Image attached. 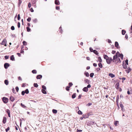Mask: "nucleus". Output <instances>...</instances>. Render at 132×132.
<instances>
[{
    "label": "nucleus",
    "mask_w": 132,
    "mask_h": 132,
    "mask_svg": "<svg viewBox=\"0 0 132 132\" xmlns=\"http://www.w3.org/2000/svg\"><path fill=\"white\" fill-rule=\"evenodd\" d=\"M6 43H7V40L5 38L4 39L2 42L1 43V44L2 45H4L5 46H6Z\"/></svg>",
    "instance_id": "obj_1"
},
{
    "label": "nucleus",
    "mask_w": 132,
    "mask_h": 132,
    "mask_svg": "<svg viewBox=\"0 0 132 132\" xmlns=\"http://www.w3.org/2000/svg\"><path fill=\"white\" fill-rule=\"evenodd\" d=\"M118 54H119V52H117L116 55H115L113 57V59H112V61L113 62H114L115 60H116L118 58L117 55Z\"/></svg>",
    "instance_id": "obj_2"
},
{
    "label": "nucleus",
    "mask_w": 132,
    "mask_h": 132,
    "mask_svg": "<svg viewBox=\"0 0 132 132\" xmlns=\"http://www.w3.org/2000/svg\"><path fill=\"white\" fill-rule=\"evenodd\" d=\"M2 100L6 104L8 102L9 99L5 97H4L2 98Z\"/></svg>",
    "instance_id": "obj_3"
},
{
    "label": "nucleus",
    "mask_w": 132,
    "mask_h": 132,
    "mask_svg": "<svg viewBox=\"0 0 132 132\" xmlns=\"http://www.w3.org/2000/svg\"><path fill=\"white\" fill-rule=\"evenodd\" d=\"M106 61L107 63L108 64H110L111 62L112 61V59L111 57H109L108 59L106 60Z\"/></svg>",
    "instance_id": "obj_4"
},
{
    "label": "nucleus",
    "mask_w": 132,
    "mask_h": 132,
    "mask_svg": "<svg viewBox=\"0 0 132 132\" xmlns=\"http://www.w3.org/2000/svg\"><path fill=\"white\" fill-rule=\"evenodd\" d=\"M114 62H115V63L116 64H117L118 63L121 62L120 59L119 58H117L115 61Z\"/></svg>",
    "instance_id": "obj_5"
},
{
    "label": "nucleus",
    "mask_w": 132,
    "mask_h": 132,
    "mask_svg": "<svg viewBox=\"0 0 132 132\" xmlns=\"http://www.w3.org/2000/svg\"><path fill=\"white\" fill-rule=\"evenodd\" d=\"M4 67L5 69H7L9 66L10 64L7 63H5L4 65Z\"/></svg>",
    "instance_id": "obj_6"
},
{
    "label": "nucleus",
    "mask_w": 132,
    "mask_h": 132,
    "mask_svg": "<svg viewBox=\"0 0 132 132\" xmlns=\"http://www.w3.org/2000/svg\"><path fill=\"white\" fill-rule=\"evenodd\" d=\"M115 46L117 48H120V47L119 45V44L117 42H115Z\"/></svg>",
    "instance_id": "obj_7"
},
{
    "label": "nucleus",
    "mask_w": 132,
    "mask_h": 132,
    "mask_svg": "<svg viewBox=\"0 0 132 132\" xmlns=\"http://www.w3.org/2000/svg\"><path fill=\"white\" fill-rule=\"evenodd\" d=\"M6 118L5 117H3L2 122L4 124H5L6 123Z\"/></svg>",
    "instance_id": "obj_8"
},
{
    "label": "nucleus",
    "mask_w": 132,
    "mask_h": 132,
    "mask_svg": "<svg viewBox=\"0 0 132 132\" xmlns=\"http://www.w3.org/2000/svg\"><path fill=\"white\" fill-rule=\"evenodd\" d=\"M131 69L129 67H128L126 70V71L127 73H128L131 71Z\"/></svg>",
    "instance_id": "obj_9"
},
{
    "label": "nucleus",
    "mask_w": 132,
    "mask_h": 132,
    "mask_svg": "<svg viewBox=\"0 0 132 132\" xmlns=\"http://www.w3.org/2000/svg\"><path fill=\"white\" fill-rule=\"evenodd\" d=\"M6 112L7 113L8 116L9 117H10V111L9 109H7L6 110Z\"/></svg>",
    "instance_id": "obj_10"
},
{
    "label": "nucleus",
    "mask_w": 132,
    "mask_h": 132,
    "mask_svg": "<svg viewBox=\"0 0 132 132\" xmlns=\"http://www.w3.org/2000/svg\"><path fill=\"white\" fill-rule=\"evenodd\" d=\"M55 3L57 5H59L60 4V2L58 0H55Z\"/></svg>",
    "instance_id": "obj_11"
},
{
    "label": "nucleus",
    "mask_w": 132,
    "mask_h": 132,
    "mask_svg": "<svg viewBox=\"0 0 132 132\" xmlns=\"http://www.w3.org/2000/svg\"><path fill=\"white\" fill-rule=\"evenodd\" d=\"M109 76H110L111 78H113L115 76L114 75L111 73H109Z\"/></svg>",
    "instance_id": "obj_12"
},
{
    "label": "nucleus",
    "mask_w": 132,
    "mask_h": 132,
    "mask_svg": "<svg viewBox=\"0 0 132 132\" xmlns=\"http://www.w3.org/2000/svg\"><path fill=\"white\" fill-rule=\"evenodd\" d=\"M10 100L11 102H13L14 100V98L13 96H11L10 98Z\"/></svg>",
    "instance_id": "obj_13"
},
{
    "label": "nucleus",
    "mask_w": 132,
    "mask_h": 132,
    "mask_svg": "<svg viewBox=\"0 0 132 132\" xmlns=\"http://www.w3.org/2000/svg\"><path fill=\"white\" fill-rule=\"evenodd\" d=\"M42 76L41 75H38L36 77V78L37 79H39L41 78H42Z\"/></svg>",
    "instance_id": "obj_14"
},
{
    "label": "nucleus",
    "mask_w": 132,
    "mask_h": 132,
    "mask_svg": "<svg viewBox=\"0 0 132 132\" xmlns=\"http://www.w3.org/2000/svg\"><path fill=\"white\" fill-rule=\"evenodd\" d=\"M88 89L87 87H85L83 89V90L85 92H87L88 91Z\"/></svg>",
    "instance_id": "obj_15"
},
{
    "label": "nucleus",
    "mask_w": 132,
    "mask_h": 132,
    "mask_svg": "<svg viewBox=\"0 0 132 132\" xmlns=\"http://www.w3.org/2000/svg\"><path fill=\"white\" fill-rule=\"evenodd\" d=\"M127 65H128V64H125L124 63H123V64H122V66L123 67V68L125 69H126L127 67Z\"/></svg>",
    "instance_id": "obj_16"
},
{
    "label": "nucleus",
    "mask_w": 132,
    "mask_h": 132,
    "mask_svg": "<svg viewBox=\"0 0 132 132\" xmlns=\"http://www.w3.org/2000/svg\"><path fill=\"white\" fill-rule=\"evenodd\" d=\"M10 60L12 61H14L15 59L13 55H12V56H10Z\"/></svg>",
    "instance_id": "obj_17"
},
{
    "label": "nucleus",
    "mask_w": 132,
    "mask_h": 132,
    "mask_svg": "<svg viewBox=\"0 0 132 132\" xmlns=\"http://www.w3.org/2000/svg\"><path fill=\"white\" fill-rule=\"evenodd\" d=\"M103 57H104V58L105 59H106V60L108 59L109 57H108V56L106 55H103Z\"/></svg>",
    "instance_id": "obj_18"
},
{
    "label": "nucleus",
    "mask_w": 132,
    "mask_h": 132,
    "mask_svg": "<svg viewBox=\"0 0 132 132\" xmlns=\"http://www.w3.org/2000/svg\"><path fill=\"white\" fill-rule=\"evenodd\" d=\"M21 107L23 108H26L27 106H25L22 103H21Z\"/></svg>",
    "instance_id": "obj_19"
},
{
    "label": "nucleus",
    "mask_w": 132,
    "mask_h": 132,
    "mask_svg": "<svg viewBox=\"0 0 132 132\" xmlns=\"http://www.w3.org/2000/svg\"><path fill=\"white\" fill-rule=\"evenodd\" d=\"M46 89H42V92L44 94H46V91L45 90Z\"/></svg>",
    "instance_id": "obj_20"
},
{
    "label": "nucleus",
    "mask_w": 132,
    "mask_h": 132,
    "mask_svg": "<svg viewBox=\"0 0 132 132\" xmlns=\"http://www.w3.org/2000/svg\"><path fill=\"white\" fill-rule=\"evenodd\" d=\"M93 52L94 53L97 55L98 54V52L95 50H94V51H93Z\"/></svg>",
    "instance_id": "obj_21"
},
{
    "label": "nucleus",
    "mask_w": 132,
    "mask_h": 132,
    "mask_svg": "<svg viewBox=\"0 0 132 132\" xmlns=\"http://www.w3.org/2000/svg\"><path fill=\"white\" fill-rule=\"evenodd\" d=\"M118 55H119V57H120L122 59H123V54H118Z\"/></svg>",
    "instance_id": "obj_22"
},
{
    "label": "nucleus",
    "mask_w": 132,
    "mask_h": 132,
    "mask_svg": "<svg viewBox=\"0 0 132 132\" xmlns=\"http://www.w3.org/2000/svg\"><path fill=\"white\" fill-rule=\"evenodd\" d=\"M98 66L101 68H102L103 67V66L102 64L101 63H99L98 64Z\"/></svg>",
    "instance_id": "obj_23"
},
{
    "label": "nucleus",
    "mask_w": 132,
    "mask_h": 132,
    "mask_svg": "<svg viewBox=\"0 0 132 132\" xmlns=\"http://www.w3.org/2000/svg\"><path fill=\"white\" fill-rule=\"evenodd\" d=\"M4 83L6 85H8L9 83L8 81L7 80H5L4 81Z\"/></svg>",
    "instance_id": "obj_24"
},
{
    "label": "nucleus",
    "mask_w": 132,
    "mask_h": 132,
    "mask_svg": "<svg viewBox=\"0 0 132 132\" xmlns=\"http://www.w3.org/2000/svg\"><path fill=\"white\" fill-rule=\"evenodd\" d=\"M76 93H74L73 95H72V98H75L76 97Z\"/></svg>",
    "instance_id": "obj_25"
},
{
    "label": "nucleus",
    "mask_w": 132,
    "mask_h": 132,
    "mask_svg": "<svg viewBox=\"0 0 132 132\" xmlns=\"http://www.w3.org/2000/svg\"><path fill=\"white\" fill-rule=\"evenodd\" d=\"M119 99V97L118 95L116 97V102L118 103V100Z\"/></svg>",
    "instance_id": "obj_26"
},
{
    "label": "nucleus",
    "mask_w": 132,
    "mask_h": 132,
    "mask_svg": "<svg viewBox=\"0 0 132 132\" xmlns=\"http://www.w3.org/2000/svg\"><path fill=\"white\" fill-rule=\"evenodd\" d=\"M52 112L54 113H56L57 112V111L56 110L53 109L52 110Z\"/></svg>",
    "instance_id": "obj_27"
},
{
    "label": "nucleus",
    "mask_w": 132,
    "mask_h": 132,
    "mask_svg": "<svg viewBox=\"0 0 132 132\" xmlns=\"http://www.w3.org/2000/svg\"><path fill=\"white\" fill-rule=\"evenodd\" d=\"M126 32V31L124 30H122V34L123 35H124Z\"/></svg>",
    "instance_id": "obj_28"
},
{
    "label": "nucleus",
    "mask_w": 132,
    "mask_h": 132,
    "mask_svg": "<svg viewBox=\"0 0 132 132\" xmlns=\"http://www.w3.org/2000/svg\"><path fill=\"white\" fill-rule=\"evenodd\" d=\"M85 83L87 84H89V80L88 79H86L85 80Z\"/></svg>",
    "instance_id": "obj_29"
},
{
    "label": "nucleus",
    "mask_w": 132,
    "mask_h": 132,
    "mask_svg": "<svg viewBox=\"0 0 132 132\" xmlns=\"http://www.w3.org/2000/svg\"><path fill=\"white\" fill-rule=\"evenodd\" d=\"M85 74L87 77H88L89 76V74L88 72H85Z\"/></svg>",
    "instance_id": "obj_30"
},
{
    "label": "nucleus",
    "mask_w": 132,
    "mask_h": 132,
    "mask_svg": "<svg viewBox=\"0 0 132 132\" xmlns=\"http://www.w3.org/2000/svg\"><path fill=\"white\" fill-rule=\"evenodd\" d=\"M34 87H37L38 86V85L36 83H34Z\"/></svg>",
    "instance_id": "obj_31"
},
{
    "label": "nucleus",
    "mask_w": 132,
    "mask_h": 132,
    "mask_svg": "<svg viewBox=\"0 0 132 132\" xmlns=\"http://www.w3.org/2000/svg\"><path fill=\"white\" fill-rule=\"evenodd\" d=\"M119 122L118 121H116L114 122V124L115 125V126H117V124Z\"/></svg>",
    "instance_id": "obj_32"
},
{
    "label": "nucleus",
    "mask_w": 132,
    "mask_h": 132,
    "mask_svg": "<svg viewBox=\"0 0 132 132\" xmlns=\"http://www.w3.org/2000/svg\"><path fill=\"white\" fill-rule=\"evenodd\" d=\"M32 72L33 73H37V71L35 70H34L32 71Z\"/></svg>",
    "instance_id": "obj_33"
},
{
    "label": "nucleus",
    "mask_w": 132,
    "mask_h": 132,
    "mask_svg": "<svg viewBox=\"0 0 132 132\" xmlns=\"http://www.w3.org/2000/svg\"><path fill=\"white\" fill-rule=\"evenodd\" d=\"M70 88V87L69 86H67L66 87V89L67 91H69V88Z\"/></svg>",
    "instance_id": "obj_34"
},
{
    "label": "nucleus",
    "mask_w": 132,
    "mask_h": 132,
    "mask_svg": "<svg viewBox=\"0 0 132 132\" xmlns=\"http://www.w3.org/2000/svg\"><path fill=\"white\" fill-rule=\"evenodd\" d=\"M24 91L25 93L27 94L28 93H29V90L28 89H26Z\"/></svg>",
    "instance_id": "obj_35"
},
{
    "label": "nucleus",
    "mask_w": 132,
    "mask_h": 132,
    "mask_svg": "<svg viewBox=\"0 0 132 132\" xmlns=\"http://www.w3.org/2000/svg\"><path fill=\"white\" fill-rule=\"evenodd\" d=\"M27 31L28 32H29L30 31V29L29 27H27Z\"/></svg>",
    "instance_id": "obj_36"
},
{
    "label": "nucleus",
    "mask_w": 132,
    "mask_h": 132,
    "mask_svg": "<svg viewBox=\"0 0 132 132\" xmlns=\"http://www.w3.org/2000/svg\"><path fill=\"white\" fill-rule=\"evenodd\" d=\"M33 22L35 23H36V22H37V20L36 19H34L33 20Z\"/></svg>",
    "instance_id": "obj_37"
},
{
    "label": "nucleus",
    "mask_w": 132,
    "mask_h": 132,
    "mask_svg": "<svg viewBox=\"0 0 132 132\" xmlns=\"http://www.w3.org/2000/svg\"><path fill=\"white\" fill-rule=\"evenodd\" d=\"M78 113L79 114H82V112L80 110H79L78 112Z\"/></svg>",
    "instance_id": "obj_38"
},
{
    "label": "nucleus",
    "mask_w": 132,
    "mask_h": 132,
    "mask_svg": "<svg viewBox=\"0 0 132 132\" xmlns=\"http://www.w3.org/2000/svg\"><path fill=\"white\" fill-rule=\"evenodd\" d=\"M116 85L117 86V87L116 88L117 89H118V88L119 87V83L118 82V83H117V84H116Z\"/></svg>",
    "instance_id": "obj_39"
},
{
    "label": "nucleus",
    "mask_w": 132,
    "mask_h": 132,
    "mask_svg": "<svg viewBox=\"0 0 132 132\" xmlns=\"http://www.w3.org/2000/svg\"><path fill=\"white\" fill-rule=\"evenodd\" d=\"M94 75V73H90V77H91L92 78L93 77V76Z\"/></svg>",
    "instance_id": "obj_40"
},
{
    "label": "nucleus",
    "mask_w": 132,
    "mask_h": 132,
    "mask_svg": "<svg viewBox=\"0 0 132 132\" xmlns=\"http://www.w3.org/2000/svg\"><path fill=\"white\" fill-rule=\"evenodd\" d=\"M73 85V84L72 83L70 82L69 83V86L70 87Z\"/></svg>",
    "instance_id": "obj_41"
},
{
    "label": "nucleus",
    "mask_w": 132,
    "mask_h": 132,
    "mask_svg": "<svg viewBox=\"0 0 132 132\" xmlns=\"http://www.w3.org/2000/svg\"><path fill=\"white\" fill-rule=\"evenodd\" d=\"M98 60L100 62H101L102 61V59L101 57H98Z\"/></svg>",
    "instance_id": "obj_42"
},
{
    "label": "nucleus",
    "mask_w": 132,
    "mask_h": 132,
    "mask_svg": "<svg viewBox=\"0 0 132 132\" xmlns=\"http://www.w3.org/2000/svg\"><path fill=\"white\" fill-rule=\"evenodd\" d=\"M18 20H20V14H19L18 15Z\"/></svg>",
    "instance_id": "obj_43"
},
{
    "label": "nucleus",
    "mask_w": 132,
    "mask_h": 132,
    "mask_svg": "<svg viewBox=\"0 0 132 132\" xmlns=\"http://www.w3.org/2000/svg\"><path fill=\"white\" fill-rule=\"evenodd\" d=\"M26 83H23L22 85V87H24L26 86Z\"/></svg>",
    "instance_id": "obj_44"
},
{
    "label": "nucleus",
    "mask_w": 132,
    "mask_h": 132,
    "mask_svg": "<svg viewBox=\"0 0 132 132\" xmlns=\"http://www.w3.org/2000/svg\"><path fill=\"white\" fill-rule=\"evenodd\" d=\"M11 29L12 30H14L15 29V28L13 26H12L11 27Z\"/></svg>",
    "instance_id": "obj_45"
},
{
    "label": "nucleus",
    "mask_w": 132,
    "mask_h": 132,
    "mask_svg": "<svg viewBox=\"0 0 132 132\" xmlns=\"http://www.w3.org/2000/svg\"><path fill=\"white\" fill-rule=\"evenodd\" d=\"M89 50L91 52H93V51H94L93 48L91 47H90Z\"/></svg>",
    "instance_id": "obj_46"
},
{
    "label": "nucleus",
    "mask_w": 132,
    "mask_h": 132,
    "mask_svg": "<svg viewBox=\"0 0 132 132\" xmlns=\"http://www.w3.org/2000/svg\"><path fill=\"white\" fill-rule=\"evenodd\" d=\"M10 129V128L9 127H8L7 128L5 129L6 131V132H7L8 131H9Z\"/></svg>",
    "instance_id": "obj_47"
},
{
    "label": "nucleus",
    "mask_w": 132,
    "mask_h": 132,
    "mask_svg": "<svg viewBox=\"0 0 132 132\" xmlns=\"http://www.w3.org/2000/svg\"><path fill=\"white\" fill-rule=\"evenodd\" d=\"M23 45H26L27 44L26 42L24 41L23 42Z\"/></svg>",
    "instance_id": "obj_48"
},
{
    "label": "nucleus",
    "mask_w": 132,
    "mask_h": 132,
    "mask_svg": "<svg viewBox=\"0 0 132 132\" xmlns=\"http://www.w3.org/2000/svg\"><path fill=\"white\" fill-rule=\"evenodd\" d=\"M31 20V18L30 17L28 18L27 19V21L28 22L30 21Z\"/></svg>",
    "instance_id": "obj_49"
},
{
    "label": "nucleus",
    "mask_w": 132,
    "mask_h": 132,
    "mask_svg": "<svg viewBox=\"0 0 132 132\" xmlns=\"http://www.w3.org/2000/svg\"><path fill=\"white\" fill-rule=\"evenodd\" d=\"M92 103H89L88 104H87V105L88 106H89L90 105H92Z\"/></svg>",
    "instance_id": "obj_50"
},
{
    "label": "nucleus",
    "mask_w": 132,
    "mask_h": 132,
    "mask_svg": "<svg viewBox=\"0 0 132 132\" xmlns=\"http://www.w3.org/2000/svg\"><path fill=\"white\" fill-rule=\"evenodd\" d=\"M42 88L43 89H46V87L44 85H43L42 86Z\"/></svg>",
    "instance_id": "obj_51"
},
{
    "label": "nucleus",
    "mask_w": 132,
    "mask_h": 132,
    "mask_svg": "<svg viewBox=\"0 0 132 132\" xmlns=\"http://www.w3.org/2000/svg\"><path fill=\"white\" fill-rule=\"evenodd\" d=\"M59 30H60V32L62 33V31H63L62 30V27H60V28H59Z\"/></svg>",
    "instance_id": "obj_52"
},
{
    "label": "nucleus",
    "mask_w": 132,
    "mask_h": 132,
    "mask_svg": "<svg viewBox=\"0 0 132 132\" xmlns=\"http://www.w3.org/2000/svg\"><path fill=\"white\" fill-rule=\"evenodd\" d=\"M15 89H16V92H18L19 91V88L18 87H16L15 88Z\"/></svg>",
    "instance_id": "obj_53"
},
{
    "label": "nucleus",
    "mask_w": 132,
    "mask_h": 132,
    "mask_svg": "<svg viewBox=\"0 0 132 132\" xmlns=\"http://www.w3.org/2000/svg\"><path fill=\"white\" fill-rule=\"evenodd\" d=\"M31 4L30 3H28V7L30 8L31 7Z\"/></svg>",
    "instance_id": "obj_54"
},
{
    "label": "nucleus",
    "mask_w": 132,
    "mask_h": 132,
    "mask_svg": "<svg viewBox=\"0 0 132 132\" xmlns=\"http://www.w3.org/2000/svg\"><path fill=\"white\" fill-rule=\"evenodd\" d=\"M18 28L20 27V23L19 22H18Z\"/></svg>",
    "instance_id": "obj_55"
},
{
    "label": "nucleus",
    "mask_w": 132,
    "mask_h": 132,
    "mask_svg": "<svg viewBox=\"0 0 132 132\" xmlns=\"http://www.w3.org/2000/svg\"><path fill=\"white\" fill-rule=\"evenodd\" d=\"M24 52V51L23 50H22V48L21 49V50L20 51V53H23Z\"/></svg>",
    "instance_id": "obj_56"
},
{
    "label": "nucleus",
    "mask_w": 132,
    "mask_h": 132,
    "mask_svg": "<svg viewBox=\"0 0 132 132\" xmlns=\"http://www.w3.org/2000/svg\"><path fill=\"white\" fill-rule=\"evenodd\" d=\"M126 64H128V60H126L125 61Z\"/></svg>",
    "instance_id": "obj_57"
},
{
    "label": "nucleus",
    "mask_w": 132,
    "mask_h": 132,
    "mask_svg": "<svg viewBox=\"0 0 132 132\" xmlns=\"http://www.w3.org/2000/svg\"><path fill=\"white\" fill-rule=\"evenodd\" d=\"M25 93V92L24 91H22L21 92V94L23 95Z\"/></svg>",
    "instance_id": "obj_58"
},
{
    "label": "nucleus",
    "mask_w": 132,
    "mask_h": 132,
    "mask_svg": "<svg viewBox=\"0 0 132 132\" xmlns=\"http://www.w3.org/2000/svg\"><path fill=\"white\" fill-rule=\"evenodd\" d=\"M30 10L31 12H33L34 11V10L32 8L30 9Z\"/></svg>",
    "instance_id": "obj_59"
},
{
    "label": "nucleus",
    "mask_w": 132,
    "mask_h": 132,
    "mask_svg": "<svg viewBox=\"0 0 132 132\" xmlns=\"http://www.w3.org/2000/svg\"><path fill=\"white\" fill-rule=\"evenodd\" d=\"M5 59H7L9 58V56H5Z\"/></svg>",
    "instance_id": "obj_60"
},
{
    "label": "nucleus",
    "mask_w": 132,
    "mask_h": 132,
    "mask_svg": "<svg viewBox=\"0 0 132 132\" xmlns=\"http://www.w3.org/2000/svg\"><path fill=\"white\" fill-rule=\"evenodd\" d=\"M91 87V85L90 84H89L87 86V88H90Z\"/></svg>",
    "instance_id": "obj_61"
},
{
    "label": "nucleus",
    "mask_w": 132,
    "mask_h": 132,
    "mask_svg": "<svg viewBox=\"0 0 132 132\" xmlns=\"http://www.w3.org/2000/svg\"><path fill=\"white\" fill-rule=\"evenodd\" d=\"M100 68H97L96 69V70H97V71L98 72V71H100Z\"/></svg>",
    "instance_id": "obj_62"
},
{
    "label": "nucleus",
    "mask_w": 132,
    "mask_h": 132,
    "mask_svg": "<svg viewBox=\"0 0 132 132\" xmlns=\"http://www.w3.org/2000/svg\"><path fill=\"white\" fill-rule=\"evenodd\" d=\"M56 8L57 10H59L60 9V7L59 6H56Z\"/></svg>",
    "instance_id": "obj_63"
},
{
    "label": "nucleus",
    "mask_w": 132,
    "mask_h": 132,
    "mask_svg": "<svg viewBox=\"0 0 132 132\" xmlns=\"http://www.w3.org/2000/svg\"><path fill=\"white\" fill-rule=\"evenodd\" d=\"M82 130H79L78 129H77V132H81L82 131Z\"/></svg>",
    "instance_id": "obj_64"
}]
</instances>
